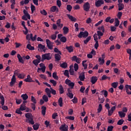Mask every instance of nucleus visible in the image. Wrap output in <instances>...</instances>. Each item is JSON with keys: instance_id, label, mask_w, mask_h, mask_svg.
Segmentation results:
<instances>
[{"instance_id": "f257e3e1", "label": "nucleus", "mask_w": 131, "mask_h": 131, "mask_svg": "<svg viewBox=\"0 0 131 131\" xmlns=\"http://www.w3.org/2000/svg\"><path fill=\"white\" fill-rule=\"evenodd\" d=\"M25 117H26V121L33 125L34 124V121H33V117L30 113H27L25 114Z\"/></svg>"}, {"instance_id": "f03ea898", "label": "nucleus", "mask_w": 131, "mask_h": 131, "mask_svg": "<svg viewBox=\"0 0 131 131\" xmlns=\"http://www.w3.org/2000/svg\"><path fill=\"white\" fill-rule=\"evenodd\" d=\"M41 62H44L45 60H48V61L52 59L51 57V53H46L41 55Z\"/></svg>"}, {"instance_id": "7ed1b4c3", "label": "nucleus", "mask_w": 131, "mask_h": 131, "mask_svg": "<svg viewBox=\"0 0 131 131\" xmlns=\"http://www.w3.org/2000/svg\"><path fill=\"white\" fill-rule=\"evenodd\" d=\"M88 36H89V32L86 31L84 32H80L78 35V37H79V38H82V37L86 38Z\"/></svg>"}, {"instance_id": "20e7f679", "label": "nucleus", "mask_w": 131, "mask_h": 131, "mask_svg": "<svg viewBox=\"0 0 131 131\" xmlns=\"http://www.w3.org/2000/svg\"><path fill=\"white\" fill-rule=\"evenodd\" d=\"M66 84L69 85V86H71V89H73L74 88V85H75V83L73 82H72L71 80L67 79L66 80Z\"/></svg>"}, {"instance_id": "39448f33", "label": "nucleus", "mask_w": 131, "mask_h": 131, "mask_svg": "<svg viewBox=\"0 0 131 131\" xmlns=\"http://www.w3.org/2000/svg\"><path fill=\"white\" fill-rule=\"evenodd\" d=\"M83 8L84 11H85V12H89L91 8V5H90V3L89 2H86L84 4Z\"/></svg>"}, {"instance_id": "423d86ee", "label": "nucleus", "mask_w": 131, "mask_h": 131, "mask_svg": "<svg viewBox=\"0 0 131 131\" xmlns=\"http://www.w3.org/2000/svg\"><path fill=\"white\" fill-rule=\"evenodd\" d=\"M46 43L49 50H53V45H54V43L53 42H51V40H50V39H47Z\"/></svg>"}, {"instance_id": "0eeeda50", "label": "nucleus", "mask_w": 131, "mask_h": 131, "mask_svg": "<svg viewBox=\"0 0 131 131\" xmlns=\"http://www.w3.org/2000/svg\"><path fill=\"white\" fill-rule=\"evenodd\" d=\"M102 5H104V0H98L95 2V6L97 8L101 7Z\"/></svg>"}, {"instance_id": "6e6552de", "label": "nucleus", "mask_w": 131, "mask_h": 131, "mask_svg": "<svg viewBox=\"0 0 131 131\" xmlns=\"http://www.w3.org/2000/svg\"><path fill=\"white\" fill-rule=\"evenodd\" d=\"M25 82H34V81L31 78L30 75H28L27 77L24 79Z\"/></svg>"}, {"instance_id": "1a4fd4ad", "label": "nucleus", "mask_w": 131, "mask_h": 131, "mask_svg": "<svg viewBox=\"0 0 131 131\" xmlns=\"http://www.w3.org/2000/svg\"><path fill=\"white\" fill-rule=\"evenodd\" d=\"M59 129L61 131H67L68 130V126H66V124L60 125Z\"/></svg>"}, {"instance_id": "9d476101", "label": "nucleus", "mask_w": 131, "mask_h": 131, "mask_svg": "<svg viewBox=\"0 0 131 131\" xmlns=\"http://www.w3.org/2000/svg\"><path fill=\"white\" fill-rule=\"evenodd\" d=\"M15 83H16V77L15 76V75H14L12 76L11 81L10 82V86H13Z\"/></svg>"}, {"instance_id": "9b49d317", "label": "nucleus", "mask_w": 131, "mask_h": 131, "mask_svg": "<svg viewBox=\"0 0 131 131\" xmlns=\"http://www.w3.org/2000/svg\"><path fill=\"white\" fill-rule=\"evenodd\" d=\"M115 109H116V106H114L111 108V110L108 111V116H111V115H112V114H113L114 111H115Z\"/></svg>"}, {"instance_id": "f8f14e48", "label": "nucleus", "mask_w": 131, "mask_h": 131, "mask_svg": "<svg viewBox=\"0 0 131 131\" xmlns=\"http://www.w3.org/2000/svg\"><path fill=\"white\" fill-rule=\"evenodd\" d=\"M23 58H25V56L21 57V55L19 54H17V59H18L19 63H21V64H24V60H23Z\"/></svg>"}, {"instance_id": "ddd939ff", "label": "nucleus", "mask_w": 131, "mask_h": 131, "mask_svg": "<svg viewBox=\"0 0 131 131\" xmlns=\"http://www.w3.org/2000/svg\"><path fill=\"white\" fill-rule=\"evenodd\" d=\"M67 17H68L69 19H70V20H71V21H72V22H76V18H75V17H73V16L71 15L70 14H67Z\"/></svg>"}, {"instance_id": "4468645a", "label": "nucleus", "mask_w": 131, "mask_h": 131, "mask_svg": "<svg viewBox=\"0 0 131 131\" xmlns=\"http://www.w3.org/2000/svg\"><path fill=\"white\" fill-rule=\"evenodd\" d=\"M66 49L67 50L69 53H73L74 49L73 46H67Z\"/></svg>"}, {"instance_id": "2eb2a0df", "label": "nucleus", "mask_w": 131, "mask_h": 131, "mask_svg": "<svg viewBox=\"0 0 131 131\" xmlns=\"http://www.w3.org/2000/svg\"><path fill=\"white\" fill-rule=\"evenodd\" d=\"M54 57L56 62H59L61 60V55L59 54H55Z\"/></svg>"}, {"instance_id": "dca6fc26", "label": "nucleus", "mask_w": 131, "mask_h": 131, "mask_svg": "<svg viewBox=\"0 0 131 131\" xmlns=\"http://www.w3.org/2000/svg\"><path fill=\"white\" fill-rule=\"evenodd\" d=\"M98 80V78L96 76H93L91 78V82L92 83V84H95L96 81Z\"/></svg>"}, {"instance_id": "f3484780", "label": "nucleus", "mask_w": 131, "mask_h": 131, "mask_svg": "<svg viewBox=\"0 0 131 131\" xmlns=\"http://www.w3.org/2000/svg\"><path fill=\"white\" fill-rule=\"evenodd\" d=\"M56 24L58 26V27H59V29H61L62 27H63V24H61V19H58L56 22Z\"/></svg>"}, {"instance_id": "a211bd4d", "label": "nucleus", "mask_w": 131, "mask_h": 131, "mask_svg": "<svg viewBox=\"0 0 131 131\" xmlns=\"http://www.w3.org/2000/svg\"><path fill=\"white\" fill-rule=\"evenodd\" d=\"M119 11H121L124 9V4L123 3H119L118 4Z\"/></svg>"}, {"instance_id": "6ab92c4d", "label": "nucleus", "mask_w": 131, "mask_h": 131, "mask_svg": "<svg viewBox=\"0 0 131 131\" xmlns=\"http://www.w3.org/2000/svg\"><path fill=\"white\" fill-rule=\"evenodd\" d=\"M58 11L59 9H58L56 6H54L51 8V12H53V13L54 12H56V13H57V12H58Z\"/></svg>"}, {"instance_id": "aec40b11", "label": "nucleus", "mask_w": 131, "mask_h": 131, "mask_svg": "<svg viewBox=\"0 0 131 131\" xmlns=\"http://www.w3.org/2000/svg\"><path fill=\"white\" fill-rule=\"evenodd\" d=\"M38 49L42 50L43 52H46V46H45V45H42V44H38Z\"/></svg>"}, {"instance_id": "412c9836", "label": "nucleus", "mask_w": 131, "mask_h": 131, "mask_svg": "<svg viewBox=\"0 0 131 131\" xmlns=\"http://www.w3.org/2000/svg\"><path fill=\"white\" fill-rule=\"evenodd\" d=\"M24 16H26V17H27L28 19L30 20V15L29 14V13H28L27 11H26L25 9L24 10Z\"/></svg>"}, {"instance_id": "4be33fe9", "label": "nucleus", "mask_w": 131, "mask_h": 131, "mask_svg": "<svg viewBox=\"0 0 131 131\" xmlns=\"http://www.w3.org/2000/svg\"><path fill=\"white\" fill-rule=\"evenodd\" d=\"M25 76H26V74H25V73H22L21 74H19L17 77L18 78H20V79H23L25 78Z\"/></svg>"}, {"instance_id": "5701e85b", "label": "nucleus", "mask_w": 131, "mask_h": 131, "mask_svg": "<svg viewBox=\"0 0 131 131\" xmlns=\"http://www.w3.org/2000/svg\"><path fill=\"white\" fill-rule=\"evenodd\" d=\"M118 114L119 115V117L121 118H123V117H125V113H123V112L119 111L118 112Z\"/></svg>"}, {"instance_id": "b1692460", "label": "nucleus", "mask_w": 131, "mask_h": 131, "mask_svg": "<svg viewBox=\"0 0 131 131\" xmlns=\"http://www.w3.org/2000/svg\"><path fill=\"white\" fill-rule=\"evenodd\" d=\"M36 37H37V35H35L33 37V34L32 33L30 34V38L32 41L36 40Z\"/></svg>"}, {"instance_id": "393cba45", "label": "nucleus", "mask_w": 131, "mask_h": 131, "mask_svg": "<svg viewBox=\"0 0 131 131\" xmlns=\"http://www.w3.org/2000/svg\"><path fill=\"white\" fill-rule=\"evenodd\" d=\"M41 114H42L43 116L46 115V111H47V107L45 106H42L41 107Z\"/></svg>"}, {"instance_id": "a878e982", "label": "nucleus", "mask_w": 131, "mask_h": 131, "mask_svg": "<svg viewBox=\"0 0 131 131\" xmlns=\"http://www.w3.org/2000/svg\"><path fill=\"white\" fill-rule=\"evenodd\" d=\"M59 93L62 95V94H64V89L63 88V86H62V84L59 85Z\"/></svg>"}, {"instance_id": "bb28decb", "label": "nucleus", "mask_w": 131, "mask_h": 131, "mask_svg": "<svg viewBox=\"0 0 131 131\" xmlns=\"http://www.w3.org/2000/svg\"><path fill=\"white\" fill-rule=\"evenodd\" d=\"M0 99H1V104L2 106H4V105H5V97H4V96H2L1 94H0Z\"/></svg>"}, {"instance_id": "cd10ccee", "label": "nucleus", "mask_w": 131, "mask_h": 131, "mask_svg": "<svg viewBox=\"0 0 131 131\" xmlns=\"http://www.w3.org/2000/svg\"><path fill=\"white\" fill-rule=\"evenodd\" d=\"M21 98H22L24 101H26L28 99V95H27V94H23L21 96Z\"/></svg>"}, {"instance_id": "c85d7f7f", "label": "nucleus", "mask_w": 131, "mask_h": 131, "mask_svg": "<svg viewBox=\"0 0 131 131\" xmlns=\"http://www.w3.org/2000/svg\"><path fill=\"white\" fill-rule=\"evenodd\" d=\"M60 67H61V68H64V69H66V68H67V67H68V64L66 62H63L62 63H60Z\"/></svg>"}, {"instance_id": "c756f323", "label": "nucleus", "mask_w": 131, "mask_h": 131, "mask_svg": "<svg viewBox=\"0 0 131 131\" xmlns=\"http://www.w3.org/2000/svg\"><path fill=\"white\" fill-rule=\"evenodd\" d=\"M58 103L60 107H62L63 106V98L62 97H60L58 99Z\"/></svg>"}, {"instance_id": "7c9ffc66", "label": "nucleus", "mask_w": 131, "mask_h": 131, "mask_svg": "<svg viewBox=\"0 0 131 131\" xmlns=\"http://www.w3.org/2000/svg\"><path fill=\"white\" fill-rule=\"evenodd\" d=\"M27 49H28V50H30V51H34V47L31 46V45L28 44L27 46Z\"/></svg>"}, {"instance_id": "2f4dec72", "label": "nucleus", "mask_w": 131, "mask_h": 131, "mask_svg": "<svg viewBox=\"0 0 131 131\" xmlns=\"http://www.w3.org/2000/svg\"><path fill=\"white\" fill-rule=\"evenodd\" d=\"M79 78L81 81H84L85 78V76L84 75V74L80 75L79 76Z\"/></svg>"}, {"instance_id": "473e14b6", "label": "nucleus", "mask_w": 131, "mask_h": 131, "mask_svg": "<svg viewBox=\"0 0 131 131\" xmlns=\"http://www.w3.org/2000/svg\"><path fill=\"white\" fill-rule=\"evenodd\" d=\"M72 67H71V66L70 67L69 72H70V75H74V70L72 69Z\"/></svg>"}, {"instance_id": "72a5a7b5", "label": "nucleus", "mask_w": 131, "mask_h": 131, "mask_svg": "<svg viewBox=\"0 0 131 131\" xmlns=\"http://www.w3.org/2000/svg\"><path fill=\"white\" fill-rule=\"evenodd\" d=\"M52 77L54 79H56V80H58L59 79V77L57 75L56 72H54L52 74Z\"/></svg>"}, {"instance_id": "f704fd0d", "label": "nucleus", "mask_w": 131, "mask_h": 131, "mask_svg": "<svg viewBox=\"0 0 131 131\" xmlns=\"http://www.w3.org/2000/svg\"><path fill=\"white\" fill-rule=\"evenodd\" d=\"M63 30L65 34H67V33H68V32H69V29L67 27H64L63 28Z\"/></svg>"}, {"instance_id": "c9c22d12", "label": "nucleus", "mask_w": 131, "mask_h": 131, "mask_svg": "<svg viewBox=\"0 0 131 131\" xmlns=\"http://www.w3.org/2000/svg\"><path fill=\"white\" fill-rule=\"evenodd\" d=\"M115 26H116V27L119 26V20H118V18L115 19Z\"/></svg>"}, {"instance_id": "e433bc0d", "label": "nucleus", "mask_w": 131, "mask_h": 131, "mask_svg": "<svg viewBox=\"0 0 131 131\" xmlns=\"http://www.w3.org/2000/svg\"><path fill=\"white\" fill-rule=\"evenodd\" d=\"M91 38H92V37H91V36L87 37L86 39L84 40V43L85 45H86V43H88V42H89L90 41V40L91 39Z\"/></svg>"}, {"instance_id": "4c0bfd02", "label": "nucleus", "mask_w": 131, "mask_h": 131, "mask_svg": "<svg viewBox=\"0 0 131 131\" xmlns=\"http://www.w3.org/2000/svg\"><path fill=\"white\" fill-rule=\"evenodd\" d=\"M54 51L55 53H57V54H59V55H62V52H61V51H59V50L58 49V48H54Z\"/></svg>"}, {"instance_id": "58836bf2", "label": "nucleus", "mask_w": 131, "mask_h": 131, "mask_svg": "<svg viewBox=\"0 0 131 131\" xmlns=\"http://www.w3.org/2000/svg\"><path fill=\"white\" fill-rule=\"evenodd\" d=\"M33 127L34 130H37L39 128V125L35 124L33 125Z\"/></svg>"}, {"instance_id": "ea45409f", "label": "nucleus", "mask_w": 131, "mask_h": 131, "mask_svg": "<svg viewBox=\"0 0 131 131\" xmlns=\"http://www.w3.org/2000/svg\"><path fill=\"white\" fill-rule=\"evenodd\" d=\"M40 70H41L42 72H43V73H45V72H46V69H45V67L44 68H38V70H37V72L38 73H39V71Z\"/></svg>"}, {"instance_id": "a19ab883", "label": "nucleus", "mask_w": 131, "mask_h": 131, "mask_svg": "<svg viewBox=\"0 0 131 131\" xmlns=\"http://www.w3.org/2000/svg\"><path fill=\"white\" fill-rule=\"evenodd\" d=\"M60 41L62 42H66L67 41V38L65 36H62L60 39Z\"/></svg>"}, {"instance_id": "79ce46f5", "label": "nucleus", "mask_w": 131, "mask_h": 131, "mask_svg": "<svg viewBox=\"0 0 131 131\" xmlns=\"http://www.w3.org/2000/svg\"><path fill=\"white\" fill-rule=\"evenodd\" d=\"M124 122V120L123 119H120L118 121L117 124L118 125H122Z\"/></svg>"}, {"instance_id": "37998d69", "label": "nucleus", "mask_w": 131, "mask_h": 131, "mask_svg": "<svg viewBox=\"0 0 131 131\" xmlns=\"http://www.w3.org/2000/svg\"><path fill=\"white\" fill-rule=\"evenodd\" d=\"M98 62H100V65H103V64H104V63H105V60L104 59H102L101 57H100L98 59Z\"/></svg>"}, {"instance_id": "c03bdc74", "label": "nucleus", "mask_w": 131, "mask_h": 131, "mask_svg": "<svg viewBox=\"0 0 131 131\" xmlns=\"http://www.w3.org/2000/svg\"><path fill=\"white\" fill-rule=\"evenodd\" d=\"M50 82L53 84V86H56V85H57V81H55V80L50 79Z\"/></svg>"}, {"instance_id": "a18cd8bd", "label": "nucleus", "mask_w": 131, "mask_h": 131, "mask_svg": "<svg viewBox=\"0 0 131 131\" xmlns=\"http://www.w3.org/2000/svg\"><path fill=\"white\" fill-rule=\"evenodd\" d=\"M40 13L42 15H43L44 16H47V15H48V13L47 12V11L45 9H42V10H41L40 11Z\"/></svg>"}, {"instance_id": "49530a36", "label": "nucleus", "mask_w": 131, "mask_h": 131, "mask_svg": "<svg viewBox=\"0 0 131 131\" xmlns=\"http://www.w3.org/2000/svg\"><path fill=\"white\" fill-rule=\"evenodd\" d=\"M86 63V60H84L82 61V66H83L84 67V69H87L88 68V64L86 63Z\"/></svg>"}, {"instance_id": "de8ad7c7", "label": "nucleus", "mask_w": 131, "mask_h": 131, "mask_svg": "<svg viewBox=\"0 0 131 131\" xmlns=\"http://www.w3.org/2000/svg\"><path fill=\"white\" fill-rule=\"evenodd\" d=\"M36 9H35V6H34V5H33L32 4H31V10L32 13H33L34 12V11H35Z\"/></svg>"}, {"instance_id": "09e8293b", "label": "nucleus", "mask_w": 131, "mask_h": 131, "mask_svg": "<svg viewBox=\"0 0 131 131\" xmlns=\"http://www.w3.org/2000/svg\"><path fill=\"white\" fill-rule=\"evenodd\" d=\"M42 99L45 102H48L49 101V98H48V96L46 95L42 96Z\"/></svg>"}, {"instance_id": "8fccbe9b", "label": "nucleus", "mask_w": 131, "mask_h": 131, "mask_svg": "<svg viewBox=\"0 0 131 131\" xmlns=\"http://www.w3.org/2000/svg\"><path fill=\"white\" fill-rule=\"evenodd\" d=\"M117 85H118V82H113L112 83V86L114 88V89H116L117 88Z\"/></svg>"}, {"instance_id": "3c124183", "label": "nucleus", "mask_w": 131, "mask_h": 131, "mask_svg": "<svg viewBox=\"0 0 131 131\" xmlns=\"http://www.w3.org/2000/svg\"><path fill=\"white\" fill-rule=\"evenodd\" d=\"M67 10H68L69 12H71V10H72V6L70 5H68L67 6Z\"/></svg>"}, {"instance_id": "603ef678", "label": "nucleus", "mask_w": 131, "mask_h": 131, "mask_svg": "<svg viewBox=\"0 0 131 131\" xmlns=\"http://www.w3.org/2000/svg\"><path fill=\"white\" fill-rule=\"evenodd\" d=\"M101 93H104V96L106 98L108 96V92L106 90H102Z\"/></svg>"}, {"instance_id": "864d4df0", "label": "nucleus", "mask_w": 131, "mask_h": 131, "mask_svg": "<svg viewBox=\"0 0 131 131\" xmlns=\"http://www.w3.org/2000/svg\"><path fill=\"white\" fill-rule=\"evenodd\" d=\"M20 110V108H17L15 111V113L17 114H19V115H22V112Z\"/></svg>"}, {"instance_id": "5fc2aeb1", "label": "nucleus", "mask_w": 131, "mask_h": 131, "mask_svg": "<svg viewBox=\"0 0 131 131\" xmlns=\"http://www.w3.org/2000/svg\"><path fill=\"white\" fill-rule=\"evenodd\" d=\"M102 104H100L99 105V107L97 110V112L98 113H100L101 112V111H102Z\"/></svg>"}, {"instance_id": "6e6d98bb", "label": "nucleus", "mask_w": 131, "mask_h": 131, "mask_svg": "<svg viewBox=\"0 0 131 131\" xmlns=\"http://www.w3.org/2000/svg\"><path fill=\"white\" fill-rule=\"evenodd\" d=\"M64 75L67 76V77L69 78V72L68 70H66L64 72Z\"/></svg>"}, {"instance_id": "4d7b16f0", "label": "nucleus", "mask_w": 131, "mask_h": 131, "mask_svg": "<svg viewBox=\"0 0 131 131\" xmlns=\"http://www.w3.org/2000/svg\"><path fill=\"white\" fill-rule=\"evenodd\" d=\"M98 30H101L103 33L105 32V29L104 28V26H102L101 27L98 28Z\"/></svg>"}, {"instance_id": "13d9d810", "label": "nucleus", "mask_w": 131, "mask_h": 131, "mask_svg": "<svg viewBox=\"0 0 131 131\" xmlns=\"http://www.w3.org/2000/svg\"><path fill=\"white\" fill-rule=\"evenodd\" d=\"M50 90H51V94H52V95H56L57 94V92H56V90L53 89V88H50Z\"/></svg>"}, {"instance_id": "bf43d9fd", "label": "nucleus", "mask_w": 131, "mask_h": 131, "mask_svg": "<svg viewBox=\"0 0 131 131\" xmlns=\"http://www.w3.org/2000/svg\"><path fill=\"white\" fill-rule=\"evenodd\" d=\"M95 42L94 48L96 49V50H98V48H99V42L98 41H95Z\"/></svg>"}, {"instance_id": "052dcab7", "label": "nucleus", "mask_w": 131, "mask_h": 131, "mask_svg": "<svg viewBox=\"0 0 131 131\" xmlns=\"http://www.w3.org/2000/svg\"><path fill=\"white\" fill-rule=\"evenodd\" d=\"M74 68L75 71H77L78 70V64L75 63L74 66Z\"/></svg>"}, {"instance_id": "680f3d73", "label": "nucleus", "mask_w": 131, "mask_h": 131, "mask_svg": "<svg viewBox=\"0 0 131 131\" xmlns=\"http://www.w3.org/2000/svg\"><path fill=\"white\" fill-rule=\"evenodd\" d=\"M31 101L34 104H36V99L34 98L33 96H31Z\"/></svg>"}, {"instance_id": "e2e57ef3", "label": "nucleus", "mask_w": 131, "mask_h": 131, "mask_svg": "<svg viewBox=\"0 0 131 131\" xmlns=\"http://www.w3.org/2000/svg\"><path fill=\"white\" fill-rule=\"evenodd\" d=\"M67 95L70 99H73V94L72 93H67Z\"/></svg>"}, {"instance_id": "0e129e2a", "label": "nucleus", "mask_w": 131, "mask_h": 131, "mask_svg": "<svg viewBox=\"0 0 131 131\" xmlns=\"http://www.w3.org/2000/svg\"><path fill=\"white\" fill-rule=\"evenodd\" d=\"M113 128H114V127L113 126H108L107 127V131H112V130H113Z\"/></svg>"}, {"instance_id": "69168bd1", "label": "nucleus", "mask_w": 131, "mask_h": 131, "mask_svg": "<svg viewBox=\"0 0 131 131\" xmlns=\"http://www.w3.org/2000/svg\"><path fill=\"white\" fill-rule=\"evenodd\" d=\"M67 119H69L70 120H74V116H67L66 117Z\"/></svg>"}, {"instance_id": "338daca9", "label": "nucleus", "mask_w": 131, "mask_h": 131, "mask_svg": "<svg viewBox=\"0 0 131 131\" xmlns=\"http://www.w3.org/2000/svg\"><path fill=\"white\" fill-rule=\"evenodd\" d=\"M126 35V33L124 32V31H122L121 33V36L122 37H125V36Z\"/></svg>"}, {"instance_id": "774afa93", "label": "nucleus", "mask_w": 131, "mask_h": 131, "mask_svg": "<svg viewBox=\"0 0 131 131\" xmlns=\"http://www.w3.org/2000/svg\"><path fill=\"white\" fill-rule=\"evenodd\" d=\"M51 39H53V40H55L56 38H57V35L52 34L51 36Z\"/></svg>"}]
</instances>
